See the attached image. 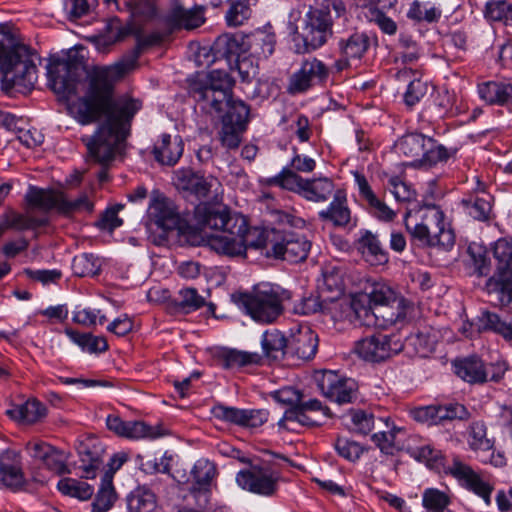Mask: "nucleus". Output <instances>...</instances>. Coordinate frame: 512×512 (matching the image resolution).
Wrapping results in <instances>:
<instances>
[{"instance_id": "obj_25", "label": "nucleus", "mask_w": 512, "mask_h": 512, "mask_svg": "<svg viewBox=\"0 0 512 512\" xmlns=\"http://www.w3.org/2000/svg\"><path fill=\"white\" fill-rule=\"evenodd\" d=\"M356 246L364 259L372 265H383L389 260L388 253L383 247L378 235L369 230L361 232Z\"/></svg>"}, {"instance_id": "obj_8", "label": "nucleus", "mask_w": 512, "mask_h": 512, "mask_svg": "<svg viewBox=\"0 0 512 512\" xmlns=\"http://www.w3.org/2000/svg\"><path fill=\"white\" fill-rule=\"evenodd\" d=\"M427 212L423 215L421 223L413 227L406 220L405 225L413 238L427 246H437L443 250H450L455 244L453 230L445 223L444 213L436 205L426 206Z\"/></svg>"}, {"instance_id": "obj_33", "label": "nucleus", "mask_w": 512, "mask_h": 512, "mask_svg": "<svg viewBox=\"0 0 512 512\" xmlns=\"http://www.w3.org/2000/svg\"><path fill=\"white\" fill-rule=\"evenodd\" d=\"M159 42L160 37L158 34L152 33L144 36L137 33L136 46L127 55H125L123 59L120 62H118L115 66V69L117 70L118 74L122 75L134 69L142 51L145 48L153 46Z\"/></svg>"}, {"instance_id": "obj_6", "label": "nucleus", "mask_w": 512, "mask_h": 512, "mask_svg": "<svg viewBox=\"0 0 512 512\" xmlns=\"http://www.w3.org/2000/svg\"><path fill=\"white\" fill-rule=\"evenodd\" d=\"M289 298L286 291L270 284L256 286L251 293L233 295L235 303L259 323L274 322L283 312V300Z\"/></svg>"}, {"instance_id": "obj_34", "label": "nucleus", "mask_w": 512, "mask_h": 512, "mask_svg": "<svg viewBox=\"0 0 512 512\" xmlns=\"http://www.w3.org/2000/svg\"><path fill=\"white\" fill-rule=\"evenodd\" d=\"M335 193V185L328 177L306 179L302 197L312 202H325Z\"/></svg>"}, {"instance_id": "obj_19", "label": "nucleus", "mask_w": 512, "mask_h": 512, "mask_svg": "<svg viewBox=\"0 0 512 512\" xmlns=\"http://www.w3.org/2000/svg\"><path fill=\"white\" fill-rule=\"evenodd\" d=\"M318 335L309 327L301 328L289 338L288 355L301 360L312 359L318 349Z\"/></svg>"}, {"instance_id": "obj_44", "label": "nucleus", "mask_w": 512, "mask_h": 512, "mask_svg": "<svg viewBox=\"0 0 512 512\" xmlns=\"http://www.w3.org/2000/svg\"><path fill=\"white\" fill-rule=\"evenodd\" d=\"M65 333L74 343L90 353H101L108 349V343L104 337L81 333L71 328H67Z\"/></svg>"}, {"instance_id": "obj_12", "label": "nucleus", "mask_w": 512, "mask_h": 512, "mask_svg": "<svg viewBox=\"0 0 512 512\" xmlns=\"http://www.w3.org/2000/svg\"><path fill=\"white\" fill-rule=\"evenodd\" d=\"M321 393L338 404L351 403L356 398V384L351 379L342 378L334 371L324 370L315 374Z\"/></svg>"}, {"instance_id": "obj_24", "label": "nucleus", "mask_w": 512, "mask_h": 512, "mask_svg": "<svg viewBox=\"0 0 512 512\" xmlns=\"http://www.w3.org/2000/svg\"><path fill=\"white\" fill-rule=\"evenodd\" d=\"M481 195H469L461 200L464 212L480 222H489L492 219V196L484 191V186L478 181Z\"/></svg>"}, {"instance_id": "obj_39", "label": "nucleus", "mask_w": 512, "mask_h": 512, "mask_svg": "<svg viewBox=\"0 0 512 512\" xmlns=\"http://www.w3.org/2000/svg\"><path fill=\"white\" fill-rule=\"evenodd\" d=\"M247 52L256 58H268L274 51L275 35L265 32H256L246 36Z\"/></svg>"}, {"instance_id": "obj_36", "label": "nucleus", "mask_w": 512, "mask_h": 512, "mask_svg": "<svg viewBox=\"0 0 512 512\" xmlns=\"http://www.w3.org/2000/svg\"><path fill=\"white\" fill-rule=\"evenodd\" d=\"M455 373L470 384H482L484 363L478 357L472 356L454 363Z\"/></svg>"}, {"instance_id": "obj_63", "label": "nucleus", "mask_w": 512, "mask_h": 512, "mask_svg": "<svg viewBox=\"0 0 512 512\" xmlns=\"http://www.w3.org/2000/svg\"><path fill=\"white\" fill-rule=\"evenodd\" d=\"M469 445L473 450H489L491 441L486 436V427L482 422H474L470 426Z\"/></svg>"}, {"instance_id": "obj_57", "label": "nucleus", "mask_w": 512, "mask_h": 512, "mask_svg": "<svg viewBox=\"0 0 512 512\" xmlns=\"http://www.w3.org/2000/svg\"><path fill=\"white\" fill-rule=\"evenodd\" d=\"M350 418L352 424L351 429L358 434L367 435L376 425L379 426L374 415L364 410H351Z\"/></svg>"}, {"instance_id": "obj_11", "label": "nucleus", "mask_w": 512, "mask_h": 512, "mask_svg": "<svg viewBox=\"0 0 512 512\" xmlns=\"http://www.w3.org/2000/svg\"><path fill=\"white\" fill-rule=\"evenodd\" d=\"M447 473L453 476L462 487L480 497L486 506H490L494 486L485 481L471 466L454 457L447 467Z\"/></svg>"}, {"instance_id": "obj_42", "label": "nucleus", "mask_w": 512, "mask_h": 512, "mask_svg": "<svg viewBox=\"0 0 512 512\" xmlns=\"http://www.w3.org/2000/svg\"><path fill=\"white\" fill-rule=\"evenodd\" d=\"M116 500V493L112 483V474L104 473L99 491L92 503L93 512H107Z\"/></svg>"}, {"instance_id": "obj_13", "label": "nucleus", "mask_w": 512, "mask_h": 512, "mask_svg": "<svg viewBox=\"0 0 512 512\" xmlns=\"http://www.w3.org/2000/svg\"><path fill=\"white\" fill-rule=\"evenodd\" d=\"M311 249V242L303 235L292 231L278 230L275 244H273V256L291 263L305 260Z\"/></svg>"}, {"instance_id": "obj_51", "label": "nucleus", "mask_w": 512, "mask_h": 512, "mask_svg": "<svg viewBox=\"0 0 512 512\" xmlns=\"http://www.w3.org/2000/svg\"><path fill=\"white\" fill-rule=\"evenodd\" d=\"M47 223V218H36L15 212H10L5 215V227L21 231L30 229L34 230L36 228L45 226Z\"/></svg>"}, {"instance_id": "obj_18", "label": "nucleus", "mask_w": 512, "mask_h": 512, "mask_svg": "<svg viewBox=\"0 0 512 512\" xmlns=\"http://www.w3.org/2000/svg\"><path fill=\"white\" fill-rule=\"evenodd\" d=\"M317 288L324 302H330L333 306H340L339 299L344 292L341 270L332 265L323 267L321 278L317 281Z\"/></svg>"}, {"instance_id": "obj_54", "label": "nucleus", "mask_w": 512, "mask_h": 512, "mask_svg": "<svg viewBox=\"0 0 512 512\" xmlns=\"http://www.w3.org/2000/svg\"><path fill=\"white\" fill-rule=\"evenodd\" d=\"M449 157L450 154L443 145L428 137L419 166L431 167L438 162L446 161Z\"/></svg>"}, {"instance_id": "obj_20", "label": "nucleus", "mask_w": 512, "mask_h": 512, "mask_svg": "<svg viewBox=\"0 0 512 512\" xmlns=\"http://www.w3.org/2000/svg\"><path fill=\"white\" fill-rule=\"evenodd\" d=\"M183 151L184 143L181 136L172 137L170 134L164 133L154 144L152 153L159 164L174 166L181 158Z\"/></svg>"}, {"instance_id": "obj_49", "label": "nucleus", "mask_w": 512, "mask_h": 512, "mask_svg": "<svg viewBox=\"0 0 512 512\" xmlns=\"http://www.w3.org/2000/svg\"><path fill=\"white\" fill-rule=\"evenodd\" d=\"M58 490L67 496L88 500L93 495V488L86 482L73 478H63L57 484Z\"/></svg>"}, {"instance_id": "obj_1", "label": "nucleus", "mask_w": 512, "mask_h": 512, "mask_svg": "<svg viewBox=\"0 0 512 512\" xmlns=\"http://www.w3.org/2000/svg\"><path fill=\"white\" fill-rule=\"evenodd\" d=\"M113 75V68L94 70L87 77L83 95L70 105L71 113L82 125L103 119L95 134L83 141L89 155L104 166L120 151L130 133L131 120L141 108L135 99L114 96Z\"/></svg>"}, {"instance_id": "obj_26", "label": "nucleus", "mask_w": 512, "mask_h": 512, "mask_svg": "<svg viewBox=\"0 0 512 512\" xmlns=\"http://www.w3.org/2000/svg\"><path fill=\"white\" fill-rule=\"evenodd\" d=\"M6 414L21 424H35L46 417V406L36 398H30L22 404L12 405Z\"/></svg>"}, {"instance_id": "obj_10", "label": "nucleus", "mask_w": 512, "mask_h": 512, "mask_svg": "<svg viewBox=\"0 0 512 512\" xmlns=\"http://www.w3.org/2000/svg\"><path fill=\"white\" fill-rule=\"evenodd\" d=\"M404 350L399 338L393 335L374 334L359 340L355 351L364 360L371 362L384 361Z\"/></svg>"}, {"instance_id": "obj_43", "label": "nucleus", "mask_w": 512, "mask_h": 512, "mask_svg": "<svg viewBox=\"0 0 512 512\" xmlns=\"http://www.w3.org/2000/svg\"><path fill=\"white\" fill-rule=\"evenodd\" d=\"M493 254L497 261L493 275L512 274V238H500L495 242Z\"/></svg>"}, {"instance_id": "obj_40", "label": "nucleus", "mask_w": 512, "mask_h": 512, "mask_svg": "<svg viewBox=\"0 0 512 512\" xmlns=\"http://www.w3.org/2000/svg\"><path fill=\"white\" fill-rule=\"evenodd\" d=\"M127 506L129 512H158L155 494L144 487L130 493Z\"/></svg>"}, {"instance_id": "obj_50", "label": "nucleus", "mask_w": 512, "mask_h": 512, "mask_svg": "<svg viewBox=\"0 0 512 512\" xmlns=\"http://www.w3.org/2000/svg\"><path fill=\"white\" fill-rule=\"evenodd\" d=\"M441 14V10L429 2L415 0L412 3L407 16L408 18L418 22L425 21L427 23H434L440 19Z\"/></svg>"}, {"instance_id": "obj_52", "label": "nucleus", "mask_w": 512, "mask_h": 512, "mask_svg": "<svg viewBox=\"0 0 512 512\" xmlns=\"http://www.w3.org/2000/svg\"><path fill=\"white\" fill-rule=\"evenodd\" d=\"M100 267V260L93 254L83 253L75 256L72 261V270L79 277L94 276Z\"/></svg>"}, {"instance_id": "obj_16", "label": "nucleus", "mask_w": 512, "mask_h": 512, "mask_svg": "<svg viewBox=\"0 0 512 512\" xmlns=\"http://www.w3.org/2000/svg\"><path fill=\"white\" fill-rule=\"evenodd\" d=\"M148 218L163 231L178 228L180 223L179 212L175 204L168 198L157 195L153 197L148 207Z\"/></svg>"}, {"instance_id": "obj_4", "label": "nucleus", "mask_w": 512, "mask_h": 512, "mask_svg": "<svg viewBox=\"0 0 512 512\" xmlns=\"http://www.w3.org/2000/svg\"><path fill=\"white\" fill-rule=\"evenodd\" d=\"M36 60L39 57L24 44H15L13 37L0 31V72L7 88H31L37 81Z\"/></svg>"}, {"instance_id": "obj_64", "label": "nucleus", "mask_w": 512, "mask_h": 512, "mask_svg": "<svg viewBox=\"0 0 512 512\" xmlns=\"http://www.w3.org/2000/svg\"><path fill=\"white\" fill-rule=\"evenodd\" d=\"M98 5V0H65L64 8L70 20L87 15Z\"/></svg>"}, {"instance_id": "obj_62", "label": "nucleus", "mask_w": 512, "mask_h": 512, "mask_svg": "<svg viewBox=\"0 0 512 512\" xmlns=\"http://www.w3.org/2000/svg\"><path fill=\"white\" fill-rule=\"evenodd\" d=\"M123 207L124 205L122 204H116L108 207L96 221L95 226L100 230H107L110 232L117 227H120L123 224V221L118 217V213L123 209Z\"/></svg>"}, {"instance_id": "obj_28", "label": "nucleus", "mask_w": 512, "mask_h": 512, "mask_svg": "<svg viewBox=\"0 0 512 512\" xmlns=\"http://www.w3.org/2000/svg\"><path fill=\"white\" fill-rule=\"evenodd\" d=\"M212 51L217 58H224L230 64L232 59L247 53L246 36L221 35L215 40Z\"/></svg>"}, {"instance_id": "obj_3", "label": "nucleus", "mask_w": 512, "mask_h": 512, "mask_svg": "<svg viewBox=\"0 0 512 512\" xmlns=\"http://www.w3.org/2000/svg\"><path fill=\"white\" fill-rule=\"evenodd\" d=\"M347 20V9L342 0H323L319 7L305 15L304 24L295 38V52L305 54L322 47L339 31H334L336 21Z\"/></svg>"}, {"instance_id": "obj_14", "label": "nucleus", "mask_w": 512, "mask_h": 512, "mask_svg": "<svg viewBox=\"0 0 512 512\" xmlns=\"http://www.w3.org/2000/svg\"><path fill=\"white\" fill-rule=\"evenodd\" d=\"M329 75L327 66L317 58L306 59L301 67L290 77L288 92L298 94L314 85L324 82Z\"/></svg>"}, {"instance_id": "obj_31", "label": "nucleus", "mask_w": 512, "mask_h": 512, "mask_svg": "<svg viewBox=\"0 0 512 512\" xmlns=\"http://www.w3.org/2000/svg\"><path fill=\"white\" fill-rule=\"evenodd\" d=\"M369 46L370 38L364 32L354 31L347 36L338 37V51L345 59H361Z\"/></svg>"}, {"instance_id": "obj_21", "label": "nucleus", "mask_w": 512, "mask_h": 512, "mask_svg": "<svg viewBox=\"0 0 512 512\" xmlns=\"http://www.w3.org/2000/svg\"><path fill=\"white\" fill-rule=\"evenodd\" d=\"M52 89L63 96L76 93L77 67L66 61L60 62L49 70Z\"/></svg>"}, {"instance_id": "obj_60", "label": "nucleus", "mask_w": 512, "mask_h": 512, "mask_svg": "<svg viewBox=\"0 0 512 512\" xmlns=\"http://www.w3.org/2000/svg\"><path fill=\"white\" fill-rule=\"evenodd\" d=\"M230 120L222 122V129L220 131L221 144L227 149H237L241 143V134L246 129L235 124H230Z\"/></svg>"}, {"instance_id": "obj_15", "label": "nucleus", "mask_w": 512, "mask_h": 512, "mask_svg": "<svg viewBox=\"0 0 512 512\" xmlns=\"http://www.w3.org/2000/svg\"><path fill=\"white\" fill-rule=\"evenodd\" d=\"M175 184L178 189L194 195L197 199H207L213 190L220 186L218 179L212 175L205 176L190 168H182L175 172Z\"/></svg>"}, {"instance_id": "obj_17", "label": "nucleus", "mask_w": 512, "mask_h": 512, "mask_svg": "<svg viewBox=\"0 0 512 512\" xmlns=\"http://www.w3.org/2000/svg\"><path fill=\"white\" fill-rule=\"evenodd\" d=\"M193 484L189 488L200 507L209 503L211 481L216 474L215 465L207 459H199L191 471Z\"/></svg>"}, {"instance_id": "obj_48", "label": "nucleus", "mask_w": 512, "mask_h": 512, "mask_svg": "<svg viewBox=\"0 0 512 512\" xmlns=\"http://www.w3.org/2000/svg\"><path fill=\"white\" fill-rule=\"evenodd\" d=\"M227 102L224 104L227 111L222 116V122L230 120V124L246 127L250 113L249 107L241 100H234L232 96L227 99Z\"/></svg>"}, {"instance_id": "obj_23", "label": "nucleus", "mask_w": 512, "mask_h": 512, "mask_svg": "<svg viewBox=\"0 0 512 512\" xmlns=\"http://www.w3.org/2000/svg\"><path fill=\"white\" fill-rule=\"evenodd\" d=\"M353 175L359 194L368 203L370 212L379 220H393L396 215L395 212L374 194L366 177L358 171L353 172Z\"/></svg>"}, {"instance_id": "obj_56", "label": "nucleus", "mask_w": 512, "mask_h": 512, "mask_svg": "<svg viewBox=\"0 0 512 512\" xmlns=\"http://www.w3.org/2000/svg\"><path fill=\"white\" fill-rule=\"evenodd\" d=\"M133 33L131 25H122L118 19H112L107 25V33L98 38V44L112 45Z\"/></svg>"}, {"instance_id": "obj_29", "label": "nucleus", "mask_w": 512, "mask_h": 512, "mask_svg": "<svg viewBox=\"0 0 512 512\" xmlns=\"http://www.w3.org/2000/svg\"><path fill=\"white\" fill-rule=\"evenodd\" d=\"M0 482L14 490L24 484L21 464L14 452L6 451L0 456Z\"/></svg>"}, {"instance_id": "obj_61", "label": "nucleus", "mask_w": 512, "mask_h": 512, "mask_svg": "<svg viewBox=\"0 0 512 512\" xmlns=\"http://www.w3.org/2000/svg\"><path fill=\"white\" fill-rule=\"evenodd\" d=\"M178 306L186 313L197 310L205 305V299L195 288H184L179 291Z\"/></svg>"}, {"instance_id": "obj_38", "label": "nucleus", "mask_w": 512, "mask_h": 512, "mask_svg": "<svg viewBox=\"0 0 512 512\" xmlns=\"http://www.w3.org/2000/svg\"><path fill=\"white\" fill-rule=\"evenodd\" d=\"M427 140L428 137L423 134L410 133L400 139L397 148L400 153L411 159L414 165H419Z\"/></svg>"}, {"instance_id": "obj_53", "label": "nucleus", "mask_w": 512, "mask_h": 512, "mask_svg": "<svg viewBox=\"0 0 512 512\" xmlns=\"http://www.w3.org/2000/svg\"><path fill=\"white\" fill-rule=\"evenodd\" d=\"M125 437L130 439H156L165 435L160 426H150L143 421H127Z\"/></svg>"}, {"instance_id": "obj_7", "label": "nucleus", "mask_w": 512, "mask_h": 512, "mask_svg": "<svg viewBox=\"0 0 512 512\" xmlns=\"http://www.w3.org/2000/svg\"><path fill=\"white\" fill-rule=\"evenodd\" d=\"M234 83L228 72L215 69L195 82L191 91L203 111L219 114L224 110V104L228 103L227 99L232 96Z\"/></svg>"}, {"instance_id": "obj_35", "label": "nucleus", "mask_w": 512, "mask_h": 512, "mask_svg": "<svg viewBox=\"0 0 512 512\" xmlns=\"http://www.w3.org/2000/svg\"><path fill=\"white\" fill-rule=\"evenodd\" d=\"M407 452L415 460L425 463L428 468L437 471L444 470L447 473L448 465H446L445 456L442 451L435 449L432 445L408 448Z\"/></svg>"}, {"instance_id": "obj_22", "label": "nucleus", "mask_w": 512, "mask_h": 512, "mask_svg": "<svg viewBox=\"0 0 512 512\" xmlns=\"http://www.w3.org/2000/svg\"><path fill=\"white\" fill-rule=\"evenodd\" d=\"M478 94L490 105H500L512 111V81H488L478 85Z\"/></svg>"}, {"instance_id": "obj_46", "label": "nucleus", "mask_w": 512, "mask_h": 512, "mask_svg": "<svg viewBox=\"0 0 512 512\" xmlns=\"http://www.w3.org/2000/svg\"><path fill=\"white\" fill-rule=\"evenodd\" d=\"M490 293H496L503 304L512 303V274L491 276L486 283Z\"/></svg>"}, {"instance_id": "obj_41", "label": "nucleus", "mask_w": 512, "mask_h": 512, "mask_svg": "<svg viewBox=\"0 0 512 512\" xmlns=\"http://www.w3.org/2000/svg\"><path fill=\"white\" fill-rule=\"evenodd\" d=\"M219 360L225 369L242 368L251 364H258L261 356L236 349H225L219 355Z\"/></svg>"}, {"instance_id": "obj_47", "label": "nucleus", "mask_w": 512, "mask_h": 512, "mask_svg": "<svg viewBox=\"0 0 512 512\" xmlns=\"http://www.w3.org/2000/svg\"><path fill=\"white\" fill-rule=\"evenodd\" d=\"M508 323L509 322L501 320L496 313L484 311L477 317L476 322L472 323L470 327L476 326V331L478 333L482 331H493L505 338Z\"/></svg>"}, {"instance_id": "obj_9", "label": "nucleus", "mask_w": 512, "mask_h": 512, "mask_svg": "<svg viewBox=\"0 0 512 512\" xmlns=\"http://www.w3.org/2000/svg\"><path fill=\"white\" fill-rule=\"evenodd\" d=\"M279 479V473L267 465H251L236 475V482L242 489L263 496L275 494Z\"/></svg>"}, {"instance_id": "obj_58", "label": "nucleus", "mask_w": 512, "mask_h": 512, "mask_svg": "<svg viewBox=\"0 0 512 512\" xmlns=\"http://www.w3.org/2000/svg\"><path fill=\"white\" fill-rule=\"evenodd\" d=\"M251 2L234 1L226 12V22L229 26L237 27L242 25L251 16Z\"/></svg>"}, {"instance_id": "obj_27", "label": "nucleus", "mask_w": 512, "mask_h": 512, "mask_svg": "<svg viewBox=\"0 0 512 512\" xmlns=\"http://www.w3.org/2000/svg\"><path fill=\"white\" fill-rule=\"evenodd\" d=\"M204 21L202 8L185 9L180 3L171 7L166 16L167 24L174 28H185L187 30L200 27Z\"/></svg>"}, {"instance_id": "obj_2", "label": "nucleus", "mask_w": 512, "mask_h": 512, "mask_svg": "<svg viewBox=\"0 0 512 512\" xmlns=\"http://www.w3.org/2000/svg\"><path fill=\"white\" fill-rule=\"evenodd\" d=\"M194 219L198 228L206 234L207 245L218 254L244 256L247 248L268 247L273 252L277 229L249 227L244 216L233 214L225 207L200 204L195 207Z\"/></svg>"}, {"instance_id": "obj_45", "label": "nucleus", "mask_w": 512, "mask_h": 512, "mask_svg": "<svg viewBox=\"0 0 512 512\" xmlns=\"http://www.w3.org/2000/svg\"><path fill=\"white\" fill-rule=\"evenodd\" d=\"M305 180V178H302L293 170L284 167L279 174L268 179V184L278 186L302 196Z\"/></svg>"}, {"instance_id": "obj_37", "label": "nucleus", "mask_w": 512, "mask_h": 512, "mask_svg": "<svg viewBox=\"0 0 512 512\" xmlns=\"http://www.w3.org/2000/svg\"><path fill=\"white\" fill-rule=\"evenodd\" d=\"M261 344L267 357L279 359L288 355L289 338L287 339L279 330L266 331L262 336Z\"/></svg>"}, {"instance_id": "obj_55", "label": "nucleus", "mask_w": 512, "mask_h": 512, "mask_svg": "<svg viewBox=\"0 0 512 512\" xmlns=\"http://www.w3.org/2000/svg\"><path fill=\"white\" fill-rule=\"evenodd\" d=\"M485 16L493 21H501L512 26V3L505 0L491 1L486 4Z\"/></svg>"}, {"instance_id": "obj_5", "label": "nucleus", "mask_w": 512, "mask_h": 512, "mask_svg": "<svg viewBox=\"0 0 512 512\" xmlns=\"http://www.w3.org/2000/svg\"><path fill=\"white\" fill-rule=\"evenodd\" d=\"M371 309H364L366 324L385 328L404 321L413 311V304L386 284H375L369 293Z\"/></svg>"}, {"instance_id": "obj_32", "label": "nucleus", "mask_w": 512, "mask_h": 512, "mask_svg": "<svg viewBox=\"0 0 512 512\" xmlns=\"http://www.w3.org/2000/svg\"><path fill=\"white\" fill-rule=\"evenodd\" d=\"M63 193L31 186L25 199L29 205L44 211L57 209L61 213Z\"/></svg>"}, {"instance_id": "obj_30", "label": "nucleus", "mask_w": 512, "mask_h": 512, "mask_svg": "<svg viewBox=\"0 0 512 512\" xmlns=\"http://www.w3.org/2000/svg\"><path fill=\"white\" fill-rule=\"evenodd\" d=\"M319 218L331 222L334 226L344 227L351 219V211L347 206V198L342 190H336L329 206L319 212Z\"/></svg>"}, {"instance_id": "obj_59", "label": "nucleus", "mask_w": 512, "mask_h": 512, "mask_svg": "<svg viewBox=\"0 0 512 512\" xmlns=\"http://www.w3.org/2000/svg\"><path fill=\"white\" fill-rule=\"evenodd\" d=\"M236 68L243 82L250 83L257 78L259 74V66L256 57L249 54H242L235 60Z\"/></svg>"}]
</instances>
